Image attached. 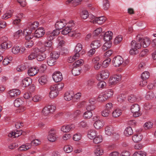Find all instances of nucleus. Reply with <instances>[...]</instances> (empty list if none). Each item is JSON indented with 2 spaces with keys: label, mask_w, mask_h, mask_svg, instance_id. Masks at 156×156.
Masks as SVG:
<instances>
[{
  "label": "nucleus",
  "mask_w": 156,
  "mask_h": 156,
  "mask_svg": "<svg viewBox=\"0 0 156 156\" xmlns=\"http://www.w3.org/2000/svg\"><path fill=\"white\" fill-rule=\"evenodd\" d=\"M136 39L140 43L136 42L135 41H132L131 43V49L129 52L131 55H136L138 52V49H140L142 45L143 47L146 48L149 46L150 44L151 41L149 38L145 37L143 39L140 37L139 34L136 37Z\"/></svg>",
  "instance_id": "1"
},
{
  "label": "nucleus",
  "mask_w": 156,
  "mask_h": 156,
  "mask_svg": "<svg viewBox=\"0 0 156 156\" xmlns=\"http://www.w3.org/2000/svg\"><path fill=\"white\" fill-rule=\"evenodd\" d=\"M66 25H67L66 27L62 31V34L63 35H66L68 34L70 36H75L77 34V33L74 30L75 24L73 21L68 22Z\"/></svg>",
  "instance_id": "2"
},
{
  "label": "nucleus",
  "mask_w": 156,
  "mask_h": 156,
  "mask_svg": "<svg viewBox=\"0 0 156 156\" xmlns=\"http://www.w3.org/2000/svg\"><path fill=\"white\" fill-rule=\"evenodd\" d=\"M140 110V106L137 104H133L130 107V110L133 113V116L135 117H138L141 115Z\"/></svg>",
  "instance_id": "3"
},
{
  "label": "nucleus",
  "mask_w": 156,
  "mask_h": 156,
  "mask_svg": "<svg viewBox=\"0 0 156 156\" xmlns=\"http://www.w3.org/2000/svg\"><path fill=\"white\" fill-rule=\"evenodd\" d=\"M124 61L120 55L115 57L112 60V64L115 67L120 66L123 62Z\"/></svg>",
  "instance_id": "4"
},
{
  "label": "nucleus",
  "mask_w": 156,
  "mask_h": 156,
  "mask_svg": "<svg viewBox=\"0 0 156 156\" xmlns=\"http://www.w3.org/2000/svg\"><path fill=\"white\" fill-rule=\"evenodd\" d=\"M56 130L54 129H51L48 132V139L50 142H53L57 140L58 138L56 133Z\"/></svg>",
  "instance_id": "5"
},
{
  "label": "nucleus",
  "mask_w": 156,
  "mask_h": 156,
  "mask_svg": "<svg viewBox=\"0 0 156 156\" xmlns=\"http://www.w3.org/2000/svg\"><path fill=\"white\" fill-rule=\"evenodd\" d=\"M121 80V76L118 74L111 76L109 80V84L111 85H114L118 83Z\"/></svg>",
  "instance_id": "6"
},
{
  "label": "nucleus",
  "mask_w": 156,
  "mask_h": 156,
  "mask_svg": "<svg viewBox=\"0 0 156 156\" xmlns=\"http://www.w3.org/2000/svg\"><path fill=\"white\" fill-rule=\"evenodd\" d=\"M32 30L29 26L24 30L23 34L25 36L26 40H28L34 37L33 33L32 34Z\"/></svg>",
  "instance_id": "7"
},
{
  "label": "nucleus",
  "mask_w": 156,
  "mask_h": 156,
  "mask_svg": "<svg viewBox=\"0 0 156 156\" xmlns=\"http://www.w3.org/2000/svg\"><path fill=\"white\" fill-rule=\"evenodd\" d=\"M109 76V72L107 70H102L100 74L98 75L96 78L98 80H101L102 79L105 80Z\"/></svg>",
  "instance_id": "8"
},
{
  "label": "nucleus",
  "mask_w": 156,
  "mask_h": 156,
  "mask_svg": "<svg viewBox=\"0 0 156 156\" xmlns=\"http://www.w3.org/2000/svg\"><path fill=\"white\" fill-rule=\"evenodd\" d=\"M60 33L59 31L57 29L54 30L52 31H49L46 33L48 35L47 37L48 41H51L53 40L55 37L58 35Z\"/></svg>",
  "instance_id": "9"
},
{
  "label": "nucleus",
  "mask_w": 156,
  "mask_h": 156,
  "mask_svg": "<svg viewBox=\"0 0 156 156\" xmlns=\"http://www.w3.org/2000/svg\"><path fill=\"white\" fill-rule=\"evenodd\" d=\"M67 21L64 19L60 20L57 21L55 24L56 29L59 31L60 30L62 29L63 27L66 26V24L67 23Z\"/></svg>",
  "instance_id": "10"
},
{
  "label": "nucleus",
  "mask_w": 156,
  "mask_h": 156,
  "mask_svg": "<svg viewBox=\"0 0 156 156\" xmlns=\"http://www.w3.org/2000/svg\"><path fill=\"white\" fill-rule=\"evenodd\" d=\"M42 44V43L41 41H38L37 44V46L38 47H35L33 48V50L35 52H41L43 53L46 50V47L44 45L40 47V46Z\"/></svg>",
  "instance_id": "11"
},
{
  "label": "nucleus",
  "mask_w": 156,
  "mask_h": 156,
  "mask_svg": "<svg viewBox=\"0 0 156 156\" xmlns=\"http://www.w3.org/2000/svg\"><path fill=\"white\" fill-rule=\"evenodd\" d=\"M45 34L44 28L42 27H40L37 29L33 34L34 37L37 38H39L42 37Z\"/></svg>",
  "instance_id": "12"
},
{
  "label": "nucleus",
  "mask_w": 156,
  "mask_h": 156,
  "mask_svg": "<svg viewBox=\"0 0 156 156\" xmlns=\"http://www.w3.org/2000/svg\"><path fill=\"white\" fill-rule=\"evenodd\" d=\"M53 80L55 82L61 81L63 79V77L61 73L59 71H55L52 75Z\"/></svg>",
  "instance_id": "13"
},
{
  "label": "nucleus",
  "mask_w": 156,
  "mask_h": 156,
  "mask_svg": "<svg viewBox=\"0 0 156 156\" xmlns=\"http://www.w3.org/2000/svg\"><path fill=\"white\" fill-rule=\"evenodd\" d=\"M50 91L49 93V96L51 99L56 97L58 94V91L56 89L55 87L52 86H51L50 88Z\"/></svg>",
  "instance_id": "14"
},
{
  "label": "nucleus",
  "mask_w": 156,
  "mask_h": 156,
  "mask_svg": "<svg viewBox=\"0 0 156 156\" xmlns=\"http://www.w3.org/2000/svg\"><path fill=\"white\" fill-rule=\"evenodd\" d=\"M106 20V17L104 16H101L97 17L94 20L92 21L93 24L97 23L98 24H101L103 23Z\"/></svg>",
  "instance_id": "15"
},
{
  "label": "nucleus",
  "mask_w": 156,
  "mask_h": 156,
  "mask_svg": "<svg viewBox=\"0 0 156 156\" xmlns=\"http://www.w3.org/2000/svg\"><path fill=\"white\" fill-rule=\"evenodd\" d=\"M38 69L36 67H33L30 68L27 72L28 75L30 76L35 75L38 73Z\"/></svg>",
  "instance_id": "16"
},
{
  "label": "nucleus",
  "mask_w": 156,
  "mask_h": 156,
  "mask_svg": "<svg viewBox=\"0 0 156 156\" xmlns=\"http://www.w3.org/2000/svg\"><path fill=\"white\" fill-rule=\"evenodd\" d=\"M32 79L29 77L25 78L22 81V86L23 87L28 86L32 83Z\"/></svg>",
  "instance_id": "17"
},
{
  "label": "nucleus",
  "mask_w": 156,
  "mask_h": 156,
  "mask_svg": "<svg viewBox=\"0 0 156 156\" xmlns=\"http://www.w3.org/2000/svg\"><path fill=\"white\" fill-rule=\"evenodd\" d=\"M101 42L100 40H95L91 42L90 44V47L95 49H97L101 46Z\"/></svg>",
  "instance_id": "18"
},
{
  "label": "nucleus",
  "mask_w": 156,
  "mask_h": 156,
  "mask_svg": "<svg viewBox=\"0 0 156 156\" xmlns=\"http://www.w3.org/2000/svg\"><path fill=\"white\" fill-rule=\"evenodd\" d=\"M113 33L111 31H108L104 34V40L106 41H109L112 38Z\"/></svg>",
  "instance_id": "19"
},
{
  "label": "nucleus",
  "mask_w": 156,
  "mask_h": 156,
  "mask_svg": "<svg viewBox=\"0 0 156 156\" xmlns=\"http://www.w3.org/2000/svg\"><path fill=\"white\" fill-rule=\"evenodd\" d=\"M74 93L73 91H71L66 92L64 96V99L66 101H70L73 98V96Z\"/></svg>",
  "instance_id": "20"
},
{
  "label": "nucleus",
  "mask_w": 156,
  "mask_h": 156,
  "mask_svg": "<svg viewBox=\"0 0 156 156\" xmlns=\"http://www.w3.org/2000/svg\"><path fill=\"white\" fill-rule=\"evenodd\" d=\"M20 91L18 89H14L9 91V94L12 97H17L20 94Z\"/></svg>",
  "instance_id": "21"
},
{
  "label": "nucleus",
  "mask_w": 156,
  "mask_h": 156,
  "mask_svg": "<svg viewBox=\"0 0 156 156\" xmlns=\"http://www.w3.org/2000/svg\"><path fill=\"white\" fill-rule=\"evenodd\" d=\"M97 133L95 130L90 129L88 132L87 135L90 139L94 140L97 135Z\"/></svg>",
  "instance_id": "22"
},
{
  "label": "nucleus",
  "mask_w": 156,
  "mask_h": 156,
  "mask_svg": "<svg viewBox=\"0 0 156 156\" xmlns=\"http://www.w3.org/2000/svg\"><path fill=\"white\" fill-rule=\"evenodd\" d=\"M22 132L21 130L18 131L16 130L14 131H12L11 133H9L8 136L9 137L13 136V138H16L19 137V136L22 135Z\"/></svg>",
  "instance_id": "23"
},
{
  "label": "nucleus",
  "mask_w": 156,
  "mask_h": 156,
  "mask_svg": "<svg viewBox=\"0 0 156 156\" xmlns=\"http://www.w3.org/2000/svg\"><path fill=\"white\" fill-rule=\"evenodd\" d=\"M140 100L139 97L133 94H131L128 97V101L132 103L139 101Z\"/></svg>",
  "instance_id": "24"
},
{
  "label": "nucleus",
  "mask_w": 156,
  "mask_h": 156,
  "mask_svg": "<svg viewBox=\"0 0 156 156\" xmlns=\"http://www.w3.org/2000/svg\"><path fill=\"white\" fill-rule=\"evenodd\" d=\"M113 130L114 128L113 126H107L105 129V133L107 135L111 136L114 133Z\"/></svg>",
  "instance_id": "25"
},
{
  "label": "nucleus",
  "mask_w": 156,
  "mask_h": 156,
  "mask_svg": "<svg viewBox=\"0 0 156 156\" xmlns=\"http://www.w3.org/2000/svg\"><path fill=\"white\" fill-rule=\"evenodd\" d=\"M104 125L103 122L100 120L96 121L94 124V128L97 129H101Z\"/></svg>",
  "instance_id": "26"
},
{
  "label": "nucleus",
  "mask_w": 156,
  "mask_h": 156,
  "mask_svg": "<svg viewBox=\"0 0 156 156\" xmlns=\"http://www.w3.org/2000/svg\"><path fill=\"white\" fill-rule=\"evenodd\" d=\"M47 76L45 75L41 76L38 79L40 84L42 85L45 84L47 83Z\"/></svg>",
  "instance_id": "27"
},
{
  "label": "nucleus",
  "mask_w": 156,
  "mask_h": 156,
  "mask_svg": "<svg viewBox=\"0 0 156 156\" xmlns=\"http://www.w3.org/2000/svg\"><path fill=\"white\" fill-rule=\"evenodd\" d=\"M108 99L112 97L113 95V91L111 89H108L103 92Z\"/></svg>",
  "instance_id": "28"
},
{
  "label": "nucleus",
  "mask_w": 156,
  "mask_h": 156,
  "mask_svg": "<svg viewBox=\"0 0 156 156\" xmlns=\"http://www.w3.org/2000/svg\"><path fill=\"white\" fill-rule=\"evenodd\" d=\"M23 14L22 13L18 14L16 16V18L13 20L12 23L14 25H18L20 22L21 18L23 17Z\"/></svg>",
  "instance_id": "29"
},
{
  "label": "nucleus",
  "mask_w": 156,
  "mask_h": 156,
  "mask_svg": "<svg viewBox=\"0 0 156 156\" xmlns=\"http://www.w3.org/2000/svg\"><path fill=\"white\" fill-rule=\"evenodd\" d=\"M143 136L140 134L134 135L132 137L133 140L135 142H137L141 140Z\"/></svg>",
  "instance_id": "30"
},
{
  "label": "nucleus",
  "mask_w": 156,
  "mask_h": 156,
  "mask_svg": "<svg viewBox=\"0 0 156 156\" xmlns=\"http://www.w3.org/2000/svg\"><path fill=\"white\" fill-rule=\"evenodd\" d=\"M31 145L30 143H26L20 146L19 148L20 151H26L31 148Z\"/></svg>",
  "instance_id": "31"
},
{
  "label": "nucleus",
  "mask_w": 156,
  "mask_h": 156,
  "mask_svg": "<svg viewBox=\"0 0 156 156\" xmlns=\"http://www.w3.org/2000/svg\"><path fill=\"white\" fill-rule=\"evenodd\" d=\"M122 113V111L121 110L116 108L112 112V116L114 117H118L121 115Z\"/></svg>",
  "instance_id": "32"
},
{
  "label": "nucleus",
  "mask_w": 156,
  "mask_h": 156,
  "mask_svg": "<svg viewBox=\"0 0 156 156\" xmlns=\"http://www.w3.org/2000/svg\"><path fill=\"white\" fill-rule=\"evenodd\" d=\"M1 45L4 49L9 48L12 46V44L11 42L9 41H7L5 42H2L1 44Z\"/></svg>",
  "instance_id": "33"
},
{
  "label": "nucleus",
  "mask_w": 156,
  "mask_h": 156,
  "mask_svg": "<svg viewBox=\"0 0 156 156\" xmlns=\"http://www.w3.org/2000/svg\"><path fill=\"white\" fill-rule=\"evenodd\" d=\"M23 103V101L22 99L18 98L16 99L14 102V105L15 107H18Z\"/></svg>",
  "instance_id": "34"
},
{
  "label": "nucleus",
  "mask_w": 156,
  "mask_h": 156,
  "mask_svg": "<svg viewBox=\"0 0 156 156\" xmlns=\"http://www.w3.org/2000/svg\"><path fill=\"white\" fill-rule=\"evenodd\" d=\"M124 133L126 136H128L132 135L133 132L132 128L131 127H129L126 128Z\"/></svg>",
  "instance_id": "35"
},
{
  "label": "nucleus",
  "mask_w": 156,
  "mask_h": 156,
  "mask_svg": "<svg viewBox=\"0 0 156 156\" xmlns=\"http://www.w3.org/2000/svg\"><path fill=\"white\" fill-rule=\"evenodd\" d=\"M98 99L99 102H102L106 101L108 99L104 92H103L99 94L98 97Z\"/></svg>",
  "instance_id": "36"
},
{
  "label": "nucleus",
  "mask_w": 156,
  "mask_h": 156,
  "mask_svg": "<svg viewBox=\"0 0 156 156\" xmlns=\"http://www.w3.org/2000/svg\"><path fill=\"white\" fill-rule=\"evenodd\" d=\"M94 152L96 156H99L103 154V150L101 148L98 147L95 149Z\"/></svg>",
  "instance_id": "37"
},
{
  "label": "nucleus",
  "mask_w": 156,
  "mask_h": 156,
  "mask_svg": "<svg viewBox=\"0 0 156 156\" xmlns=\"http://www.w3.org/2000/svg\"><path fill=\"white\" fill-rule=\"evenodd\" d=\"M103 140V138L101 135L96 136L93 140V142L95 144H99L101 143Z\"/></svg>",
  "instance_id": "38"
},
{
  "label": "nucleus",
  "mask_w": 156,
  "mask_h": 156,
  "mask_svg": "<svg viewBox=\"0 0 156 156\" xmlns=\"http://www.w3.org/2000/svg\"><path fill=\"white\" fill-rule=\"evenodd\" d=\"M111 46L112 44L110 42L106 41L102 46V50L104 51H105L109 48Z\"/></svg>",
  "instance_id": "39"
},
{
  "label": "nucleus",
  "mask_w": 156,
  "mask_h": 156,
  "mask_svg": "<svg viewBox=\"0 0 156 156\" xmlns=\"http://www.w3.org/2000/svg\"><path fill=\"white\" fill-rule=\"evenodd\" d=\"M12 11H9L5 13L2 16V18L3 19L6 20L11 17L12 15Z\"/></svg>",
  "instance_id": "40"
},
{
  "label": "nucleus",
  "mask_w": 156,
  "mask_h": 156,
  "mask_svg": "<svg viewBox=\"0 0 156 156\" xmlns=\"http://www.w3.org/2000/svg\"><path fill=\"white\" fill-rule=\"evenodd\" d=\"M93 114L92 112L88 111L84 113L83 115V117L84 119H88L92 116Z\"/></svg>",
  "instance_id": "41"
},
{
  "label": "nucleus",
  "mask_w": 156,
  "mask_h": 156,
  "mask_svg": "<svg viewBox=\"0 0 156 156\" xmlns=\"http://www.w3.org/2000/svg\"><path fill=\"white\" fill-rule=\"evenodd\" d=\"M146 152L142 151H135L133 155V156H146Z\"/></svg>",
  "instance_id": "42"
},
{
  "label": "nucleus",
  "mask_w": 156,
  "mask_h": 156,
  "mask_svg": "<svg viewBox=\"0 0 156 156\" xmlns=\"http://www.w3.org/2000/svg\"><path fill=\"white\" fill-rule=\"evenodd\" d=\"M72 73L73 75L76 76L80 74V70L79 68L73 67L72 70Z\"/></svg>",
  "instance_id": "43"
},
{
  "label": "nucleus",
  "mask_w": 156,
  "mask_h": 156,
  "mask_svg": "<svg viewBox=\"0 0 156 156\" xmlns=\"http://www.w3.org/2000/svg\"><path fill=\"white\" fill-rule=\"evenodd\" d=\"M97 86L99 89H102L106 88V83L104 81H101L98 83Z\"/></svg>",
  "instance_id": "44"
},
{
  "label": "nucleus",
  "mask_w": 156,
  "mask_h": 156,
  "mask_svg": "<svg viewBox=\"0 0 156 156\" xmlns=\"http://www.w3.org/2000/svg\"><path fill=\"white\" fill-rule=\"evenodd\" d=\"M83 61L82 59H80L78 60L77 61L74 62L73 65V67L78 68L80 66L83 65Z\"/></svg>",
  "instance_id": "45"
},
{
  "label": "nucleus",
  "mask_w": 156,
  "mask_h": 156,
  "mask_svg": "<svg viewBox=\"0 0 156 156\" xmlns=\"http://www.w3.org/2000/svg\"><path fill=\"white\" fill-rule=\"evenodd\" d=\"M59 56V53L54 51L51 52L50 55V57L56 60Z\"/></svg>",
  "instance_id": "46"
},
{
  "label": "nucleus",
  "mask_w": 156,
  "mask_h": 156,
  "mask_svg": "<svg viewBox=\"0 0 156 156\" xmlns=\"http://www.w3.org/2000/svg\"><path fill=\"white\" fill-rule=\"evenodd\" d=\"M12 60V56H9L8 58H5L3 61V64L6 66Z\"/></svg>",
  "instance_id": "47"
},
{
  "label": "nucleus",
  "mask_w": 156,
  "mask_h": 156,
  "mask_svg": "<svg viewBox=\"0 0 156 156\" xmlns=\"http://www.w3.org/2000/svg\"><path fill=\"white\" fill-rule=\"evenodd\" d=\"M53 87H55L56 89L58 91L63 88L64 87V84L62 82L58 84H55L52 85Z\"/></svg>",
  "instance_id": "48"
},
{
  "label": "nucleus",
  "mask_w": 156,
  "mask_h": 156,
  "mask_svg": "<svg viewBox=\"0 0 156 156\" xmlns=\"http://www.w3.org/2000/svg\"><path fill=\"white\" fill-rule=\"evenodd\" d=\"M126 98V95L124 94H120L117 97V101L118 102L122 103L125 101Z\"/></svg>",
  "instance_id": "49"
},
{
  "label": "nucleus",
  "mask_w": 156,
  "mask_h": 156,
  "mask_svg": "<svg viewBox=\"0 0 156 156\" xmlns=\"http://www.w3.org/2000/svg\"><path fill=\"white\" fill-rule=\"evenodd\" d=\"M46 57V55L45 54H42L37 55L36 58L39 61H43L45 59Z\"/></svg>",
  "instance_id": "50"
},
{
  "label": "nucleus",
  "mask_w": 156,
  "mask_h": 156,
  "mask_svg": "<svg viewBox=\"0 0 156 156\" xmlns=\"http://www.w3.org/2000/svg\"><path fill=\"white\" fill-rule=\"evenodd\" d=\"M64 151L66 153H69L73 150V148L72 146L70 145H65L64 148Z\"/></svg>",
  "instance_id": "51"
},
{
  "label": "nucleus",
  "mask_w": 156,
  "mask_h": 156,
  "mask_svg": "<svg viewBox=\"0 0 156 156\" xmlns=\"http://www.w3.org/2000/svg\"><path fill=\"white\" fill-rule=\"evenodd\" d=\"M56 60L52 58L49 57L47 59V63L48 65L50 66H52L55 64Z\"/></svg>",
  "instance_id": "52"
},
{
  "label": "nucleus",
  "mask_w": 156,
  "mask_h": 156,
  "mask_svg": "<svg viewBox=\"0 0 156 156\" xmlns=\"http://www.w3.org/2000/svg\"><path fill=\"white\" fill-rule=\"evenodd\" d=\"M89 16V14L87 11L83 10L82 11L81 16L82 18L83 19H86Z\"/></svg>",
  "instance_id": "53"
},
{
  "label": "nucleus",
  "mask_w": 156,
  "mask_h": 156,
  "mask_svg": "<svg viewBox=\"0 0 156 156\" xmlns=\"http://www.w3.org/2000/svg\"><path fill=\"white\" fill-rule=\"evenodd\" d=\"M30 28L33 30H35L39 26V23L38 22L36 21L31 23V24L29 26Z\"/></svg>",
  "instance_id": "54"
},
{
  "label": "nucleus",
  "mask_w": 156,
  "mask_h": 156,
  "mask_svg": "<svg viewBox=\"0 0 156 156\" xmlns=\"http://www.w3.org/2000/svg\"><path fill=\"white\" fill-rule=\"evenodd\" d=\"M150 76V73L148 72L145 71L141 74V78L143 80H146Z\"/></svg>",
  "instance_id": "55"
},
{
  "label": "nucleus",
  "mask_w": 156,
  "mask_h": 156,
  "mask_svg": "<svg viewBox=\"0 0 156 156\" xmlns=\"http://www.w3.org/2000/svg\"><path fill=\"white\" fill-rule=\"evenodd\" d=\"M20 47L14 46L12 48V51L13 53L15 54H16L20 53Z\"/></svg>",
  "instance_id": "56"
},
{
  "label": "nucleus",
  "mask_w": 156,
  "mask_h": 156,
  "mask_svg": "<svg viewBox=\"0 0 156 156\" xmlns=\"http://www.w3.org/2000/svg\"><path fill=\"white\" fill-rule=\"evenodd\" d=\"M34 42L32 41H28L25 43V46L27 48H30L34 45Z\"/></svg>",
  "instance_id": "57"
},
{
  "label": "nucleus",
  "mask_w": 156,
  "mask_h": 156,
  "mask_svg": "<svg viewBox=\"0 0 156 156\" xmlns=\"http://www.w3.org/2000/svg\"><path fill=\"white\" fill-rule=\"evenodd\" d=\"M109 7V1L108 0H103V8L105 10H107Z\"/></svg>",
  "instance_id": "58"
},
{
  "label": "nucleus",
  "mask_w": 156,
  "mask_h": 156,
  "mask_svg": "<svg viewBox=\"0 0 156 156\" xmlns=\"http://www.w3.org/2000/svg\"><path fill=\"white\" fill-rule=\"evenodd\" d=\"M110 113L111 111L105 108L102 111L101 114L103 116L106 117L108 116Z\"/></svg>",
  "instance_id": "59"
},
{
  "label": "nucleus",
  "mask_w": 156,
  "mask_h": 156,
  "mask_svg": "<svg viewBox=\"0 0 156 156\" xmlns=\"http://www.w3.org/2000/svg\"><path fill=\"white\" fill-rule=\"evenodd\" d=\"M37 52H34V51L32 52L28 57V59L30 60H32L35 58L37 57Z\"/></svg>",
  "instance_id": "60"
},
{
  "label": "nucleus",
  "mask_w": 156,
  "mask_h": 156,
  "mask_svg": "<svg viewBox=\"0 0 156 156\" xmlns=\"http://www.w3.org/2000/svg\"><path fill=\"white\" fill-rule=\"evenodd\" d=\"M22 34H23L22 30H19L14 33V36L16 38H18Z\"/></svg>",
  "instance_id": "61"
},
{
  "label": "nucleus",
  "mask_w": 156,
  "mask_h": 156,
  "mask_svg": "<svg viewBox=\"0 0 156 156\" xmlns=\"http://www.w3.org/2000/svg\"><path fill=\"white\" fill-rule=\"evenodd\" d=\"M122 39V37L121 35L117 36L115 38L114 42L115 44H118L121 42Z\"/></svg>",
  "instance_id": "62"
},
{
  "label": "nucleus",
  "mask_w": 156,
  "mask_h": 156,
  "mask_svg": "<svg viewBox=\"0 0 156 156\" xmlns=\"http://www.w3.org/2000/svg\"><path fill=\"white\" fill-rule=\"evenodd\" d=\"M153 123L151 122H148L145 123L144 125L145 129H149L152 127Z\"/></svg>",
  "instance_id": "63"
},
{
  "label": "nucleus",
  "mask_w": 156,
  "mask_h": 156,
  "mask_svg": "<svg viewBox=\"0 0 156 156\" xmlns=\"http://www.w3.org/2000/svg\"><path fill=\"white\" fill-rule=\"evenodd\" d=\"M111 61V59L108 58L102 62L103 66L105 67L106 68L108 66Z\"/></svg>",
  "instance_id": "64"
}]
</instances>
